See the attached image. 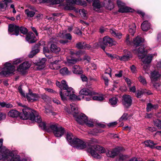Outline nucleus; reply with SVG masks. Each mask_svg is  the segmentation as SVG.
I'll use <instances>...</instances> for the list:
<instances>
[{"instance_id": "nucleus-17", "label": "nucleus", "mask_w": 161, "mask_h": 161, "mask_svg": "<svg viewBox=\"0 0 161 161\" xmlns=\"http://www.w3.org/2000/svg\"><path fill=\"white\" fill-rule=\"evenodd\" d=\"M41 45V43L39 42L34 46L32 49V50L28 55V57L30 58H33L35 55L39 52V47Z\"/></svg>"}, {"instance_id": "nucleus-22", "label": "nucleus", "mask_w": 161, "mask_h": 161, "mask_svg": "<svg viewBox=\"0 0 161 161\" xmlns=\"http://www.w3.org/2000/svg\"><path fill=\"white\" fill-rule=\"evenodd\" d=\"M26 40L29 43H33L36 42V39L34 34L30 32L27 34Z\"/></svg>"}, {"instance_id": "nucleus-28", "label": "nucleus", "mask_w": 161, "mask_h": 161, "mask_svg": "<svg viewBox=\"0 0 161 161\" xmlns=\"http://www.w3.org/2000/svg\"><path fill=\"white\" fill-rule=\"evenodd\" d=\"M133 10L130 8L125 7V6L120 8L119 9V12L123 13L125 12H132Z\"/></svg>"}, {"instance_id": "nucleus-41", "label": "nucleus", "mask_w": 161, "mask_h": 161, "mask_svg": "<svg viewBox=\"0 0 161 161\" xmlns=\"http://www.w3.org/2000/svg\"><path fill=\"white\" fill-rule=\"evenodd\" d=\"M25 14L28 17H33L35 14V12L34 11L30 10L29 9H27L25 11Z\"/></svg>"}, {"instance_id": "nucleus-55", "label": "nucleus", "mask_w": 161, "mask_h": 161, "mask_svg": "<svg viewBox=\"0 0 161 161\" xmlns=\"http://www.w3.org/2000/svg\"><path fill=\"white\" fill-rule=\"evenodd\" d=\"M117 5L119 8L125 6V4L120 0H118L117 1Z\"/></svg>"}, {"instance_id": "nucleus-43", "label": "nucleus", "mask_w": 161, "mask_h": 161, "mask_svg": "<svg viewBox=\"0 0 161 161\" xmlns=\"http://www.w3.org/2000/svg\"><path fill=\"white\" fill-rule=\"evenodd\" d=\"M128 158V156L127 155L120 154L119 155V161H124ZM116 161H117V160Z\"/></svg>"}, {"instance_id": "nucleus-57", "label": "nucleus", "mask_w": 161, "mask_h": 161, "mask_svg": "<svg viewBox=\"0 0 161 161\" xmlns=\"http://www.w3.org/2000/svg\"><path fill=\"white\" fill-rule=\"evenodd\" d=\"M7 7L6 4L5 3V2H3V0H2L0 2V7L2 8H5Z\"/></svg>"}, {"instance_id": "nucleus-33", "label": "nucleus", "mask_w": 161, "mask_h": 161, "mask_svg": "<svg viewBox=\"0 0 161 161\" xmlns=\"http://www.w3.org/2000/svg\"><path fill=\"white\" fill-rule=\"evenodd\" d=\"M59 72L60 73L63 75H69L71 74L70 71H69L68 69L66 67L61 69Z\"/></svg>"}, {"instance_id": "nucleus-51", "label": "nucleus", "mask_w": 161, "mask_h": 161, "mask_svg": "<svg viewBox=\"0 0 161 161\" xmlns=\"http://www.w3.org/2000/svg\"><path fill=\"white\" fill-rule=\"evenodd\" d=\"M59 58L58 56L53 57L52 58L53 61L51 63H58L60 61Z\"/></svg>"}, {"instance_id": "nucleus-52", "label": "nucleus", "mask_w": 161, "mask_h": 161, "mask_svg": "<svg viewBox=\"0 0 161 161\" xmlns=\"http://www.w3.org/2000/svg\"><path fill=\"white\" fill-rule=\"evenodd\" d=\"M85 51L80 50L76 52L75 53V54L77 56H80L85 54Z\"/></svg>"}, {"instance_id": "nucleus-24", "label": "nucleus", "mask_w": 161, "mask_h": 161, "mask_svg": "<svg viewBox=\"0 0 161 161\" xmlns=\"http://www.w3.org/2000/svg\"><path fill=\"white\" fill-rule=\"evenodd\" d=\"M134 51L135 53L137 54L139 58L142 56V55L145 54L147 53V51L145 50L143 46H141L140 47L137 51H136V52L135 50H134Z\"/></svg>"}, {"instance_id": "nucleus-36", "label": "nucleus", "mask_w": 161, "mask_h": 161, "mask_svg": "<svg viewBox=\"0 0 161 161\" xmlns=\"http://www.w3.org/2000/svg\"><path fill=\"white\" fill-rule=\"evenodd\" d=\"M78 61V60L77 59L72 58L69 59L67 58V64L69 66L75 64Z\"/></svg>"}, {"instance_id": "nucleus-60", "label": "nucleus", "mask_w": 161, "mask_h": 161, "mask_svg": "<svg viewBox=\"0 0 161 161\" xmlns=\"http://www.w3.org/2000/svg\"><path fill=\"white\" fill-rule=\"evenodd\" d=\"M130 69L131 72L133 73H136V70L135 66L134 65H132L130 67Z\"/></svg>"}, {"instance_id": "nucleus-56", "label": "nucleus", "mask_w": 161, "mask_h": 161, "mask_svg": "<svg viewBox=\"0 0 161 161\" xmlns=\"http://www.w3.org/2000/svg\"><path fill=\"white\" fill-rule=\"evenodd\" d=\"M7 7L6 4L5 3V2H3V0H2L0 2V7L2 8H5Z\"/></svg>"}, {"instance_id": "nucleus-62", "label": "nucleus", "mask_w": 161, "mask_h": 161, "mask_svg": "<svg viewBox=\"0 0 161 161\" xmlns=\"http://www.w3.org/2000/svg\"><path fill=\"white\" fill-rule=\"evenodd\" d=\"M23 60L21 58L17 59L13 62V64H17L21 62Z\"/></svg>"}, {"instance_id": "nucleus-3", "label": "nucleus", "mask_w": 161, "mask_h": 161, "mask_svg": "<svg viewBox=\"0 0 161 161\" xmlns=\"http://www.w3.org/2000/svg\"><path fill=\"white\" fill-rule=\"evenodd\" d=\"M66 139L71 144L75 146V147L78 149H82L85 148L86 147V143L80 139L75 138L73 136L72 133L68 132L66 134Z\"/></svg>"}, {"instance_id": "nucleus-23", "label": "nucleus", "mask_w": 161, "mask_h": 161, "mask_svg": "<svg viewBox=\"0 0 161 161\" xmlns=\"http://www.w3.org/2000/svg\"><path fill=\"white\" fill-rule=\"evenodd\" d=\"M46 61V59L45 58H42L39 62L38 63L36 68L38 70H40L42 69L45 67V63Z\"/></svg>"}, {"instance_id": "nucleus-38", "label": "nucleus", "mask_w": 161, "mask_h": 161, "mask_svg": "<svg viewBox=\"0 0 161 161\" xmlns=\"http://www.w3.org/2000/svg\"><path fill=\"white\" fill-rule=\"evenodd\" d=\"M0 106L2 108L6 107L7 108H12L13 106L11 103H7L5 102H0Z\"/></svg>"}, {"instance_id": "nucleus-58", "label": "nucleus", "mask_w": 161, "mask_h": 161, "mask_svg": "<svg viewBox=\"0 0 161 161\" xmlns=\"http://www.w3.org/2000/svg\"><path fill=\"white\" fill-rule=\"evenodd\" d=\"M103 79L105 82V84L106 86H108V85L109 80L108 78L105 76L103 75L102 76Z\"/></svg>"}, {"instance_id": "nucleus-11", "label": "nucleus", "mask_w": 161, "mask_h": 161, "mask_svg": "<svg viewBox=\"0 0 161 161\" xmlns=\"http://www.w3.org/2000/svg\"><path fill=\"white\" fill-rule=\"evenodd\" d=\"M67 6L68 7V9L72 10L74 7L71 6L74 4L83 5L86 4L84 1L82 2L80 0H66Z\"/></svg>"}, {"instance_id": "nucleus-45", "label": "nucleus", "mask_w": 161, "mask_h": 161, "mask_svg": "<svg viewBox=\"0 0 161 161\" xmlns=\"http://www.w3.org/2000/svg\"><path fill=\"white\" fill-rule=\"evenodd\" d=\"M92 99L93 100H94L102 101L103 100L104 98L103 96H97L93 97H92Z\"/></svg>"}, {"instance_id": "nucleus-49", "label": "nucleus", "mask_w": 161, "mask_h": 161, "mask_svg": "<svg viewBox=\"0 0 161 161\" xmlns=\"http://www.w3.org/2000/svg\"><path fill=\"white\" fill-rule=\"evenodd\" d=\"M152 83L153 84L154 87L157 90H158V87L160 85V83L158 80L157 81H155L154 82H152Z\"/></svg>"}, {"instance_id": "nucleus-30", "label": "nucleus", "mask_w": 161, "mask_h": 161, "mask_svg": "<svg viewBox=\"0 0 161 161\" xmlns=\"http://www.w3.org/2000/svg\"><path fill=\"white\" fill-rule=\"evenodd\" d=\"M145 145L147 147L152 148L155 147V146L157 144L156 143H154L153 141L150 140H147L144 142Z\"/></svg>"}, {"instance_id": "nucleus-12", "label": "nucleus", "mask_w": 161, "mask_h": 161, "mask_svg": "<svg viewBox=\"0 0 161 161\" xmlns=\"http://www.w3.org/2000/svg\"><path fill=\"white\" fill-rule=\"evenodd\" d=\"M132 99L129 95H125L122 97V104L124 107L127 108L131 105Z\"/></svg>"}, {"instance_id": "nucleus-7", "label": "nucleus", "mask_w": 161, "mask_h": 161, "mask_svg": "<svg viewBox=\"0 0 161 161\" xmlns=\"http://www.w3.org/2000/svg\"><path fill=\"white\" fill-rule=\"evenodd\" d=\"M56 84L61 89L59 94L61 99L64 101H65L66 98L63 95V94L64 93L69 87L66 84V81L64 80H62L61 81V83L58 81H56Z\"/></svg>"}, {"instance_id": "nucleus-18", "label": "nucleus", "mask_w": 161, "mask_h": 161, "mask_svg": "<svg viewBox=\"0 0 161 161\" xmlns=\"http://www.w3.org/2000/svg\"><path fill=\"white\" fill-rule=\"evenodd\" d=\"M161 76V75L158 72L155 70L151 73L150 78L152 82H154L159 80Z\"/></svg>"}, {"instance_id": "nucleus-20", "label": "nucleus", "mask_w": 161, "mask_h": 161, "mask_svg": "<svg viewBox=\"0 0 161 161\" xmlns=\"http://www.w3.org/2000/svg\"><path fill=\"white\" fill-rule=\"evenodd\" d=\"M153 55V54H148V55H142L139 58L142 59L143 63L150 64L152 59Z\"/></svg>"}, {"instance_id": "nucleus-50", "label": "nucleus", "mask_w": 161, "mask_h": 161, "mask_svg": "<svg viewBox=\"0 0 161 161\" xmlns=\"http://www.w3.org/2000/svg\"><path fill=\"white\" fill-rule=\"evenodd\" d=\"M70 106L72 111H73L74 113L75 114H77L78 113V108L77 107L74 106L73 104H70Z\"/></svg>"}, {"instance_id": "nucleus-13", "label": "nucleus", "mask_w": 161, "mask_h": 161, "mask_svg": "<svg viewBox=\"0 0 161 161\" xmlns=\"http://www.w3.org/2000/svg\"><path fill=\"white\" fill-rule=\"evenodd\" d=\"M8 31L11 35L17 36L19 33V27L14 25L10 24L8 25Z\"/></svg>"}, {"instance_id": "nucleus-47", "label": "nucleus", "mask_w": 161, "mask_h": 161, "mask_svg": "<svg viewBox=\"0 0 161 161\" xmlns=\"http://www.w3.org/2000/svg\"><path fill=\"white\" fill-rule=\"evenodd\" d=\"M19 31L21 33L24 35L26 34L28 32L27 28L22 26L19 28Z\"/></svg>"}, {"instance_id": "nucleus-15", "label": "nucleus", "mask_w": 161, "mask_h": 161, "mask_svg": "<svg viewBox=\"0 0 161 161\" xmlns=\"http://www.w3.org/2000/svg\"><path fill=\"white\" fill-rule=\"evenodd\" d=\"M26 97L27 100L30 102H33L38 100L40 98L39 95L37 94L31 92L26 94Z\"/></svg>"}, {"instance_id": "nucleus-4", "label": "nucleus", "mask_w": 161, "mask_h": 161, "mask_svg": "<svg viewBox=\"0 0 161 161\" xmlns=\"http://www.w3.org/2000/svg\"><path fill=\"white\" fill-rule=\"evenodd\" d=\"M88 151L91 154L94 158L97 159H100L102 157L101 155L99 154L105 153L106 154L107 150L102 147L99 145H93L88 149Z\"/></svg>"}, {"instance_id": "nucleus-59", "label": "nucleus", "mask_w": 161, "mask_h": 161, "mask_svg": "<svg viewBox=\"0 0 161 161\" xmlns=\"http://www.w3.org/2000/svg\"><path fill=\"white\" fill-rule=\"evenodd\" d=\"M64 38L70 40L72 39V36L70 34L67 33L65 35Z\"/></svg>"}, {"instance_id": "nucleus-5", "label": "nucleus", "mask_w": 161, "mask_h": 161, "mask_svg": "<svg viewBox=\"0 0 161 161\" xmlns=\"http://www.w3.org/2000/svg\"><path fill=\"white\" fill-rule=\"evenodd\" d=\"M76 120L80 124L83 125L85 124L87 125L90 127L93 126V125L92 121L89 120L87 117L83 114H81L78 115H74Z\"/></svg>"}, {"instance_id": "nucleus-44", "label": "nucleus", "mask_w": 161, "mask_h": 161, "mask_svg": "<svg viewBox=\"0 0 161 161\" xmlns=\"http://www.w3.org/2000/svg\"><path fill=\"white\" fill-rule=\"evenodd\" d=\"M138 79L139 81L141 82L142 84L145 85H146L147 82L145 79L141 75H140L138 77Z\"/></svg>"}, {"instance_id": "nucleus-26", "label": "nucleus", "mask_w": 161, "mask_h": 161, "mask_svg": "<svg viewBox=\"0 0 161 161\" xmlns=\"http://www.w3.org/2000/svg\"><path fill=\"white\" fill-rule=\"evenodd\" d=\"M109 31L113 36L118 38L119 39L121 38L122 34L120 32L116 31V30L111 29Z\"/></svg>"}, {"instance_id": "nucleus-63", "label": "nucleus", "mask_w": 161, "mask_h": 161, "mask_svg": "<svg viewBox=\"0 0 161 161\" xmlns=\"http://www.w3.org/2000/svg\"><path fill=\"white\" fill-rule=\"evenodd\" d=\"M80 78L83 81L86 82L87 80V77L83 75H80Z\"/></svg>"}, {"instance_id": "nucleus-35", "label": "nucleus", "mask_w": 161, "mask_h": 161, "mask_svg": "<svg viewBox=\"0 0 161 161\" xmlns=\"http://www.w3.org/2000/svg\"><path fill=\"white\" fill-rule=\"evenodd\" d=\"M49 67L52 69L58 70L60 68L61 66L58 65V63H51Z\"/></svg>"}, {"instance_id": "nucleus-42", "label": "nucleus", "mask_w": 161, "mask_h": 161, "mask_svg": "<svg viewBox=\"0 0 161 161\" xmlns=\"http://www.w3.org/2000/svg\"><path fill=\"white\" fill-rule=\"evenodd\" d=\"M136 31V25L135 24H133L132 26H130V28L129 29V32L133 36L134 35Z\"/></svg>"}, {"instance_id": "nucleus-6", "label": "nucleus", "mask_w": 161, "mask_h": 161, "mask_svg": "<svg viewBox=\"0 0 161 161\" xmlns=\"http://www.w3.org/2000/svg\"><path fill=\"white\" fill-rule=\"evenodd\" d=\"M3 158L4 160L7 161H26L25 160H20L19 157L14 155L13 153L10 152L9 150H6L5 153L3 154Z\"/></svg>"}, {"instance_id": "nucleus-39", "label": "nucleus", "mask_w": 161, "mask_h": 161, "mask_svg": "<svg viewBox=\"0 0 161 161\" xmlns=\"http://www.w3.org/2000/svg\"><path fill=\"white\" fill-rule=\"evenodd\" d=\"M93 6L95 9L96 8H100L101 7V6L99 0H94L93 3Z\"/></svg>"}, {"instance_id": "nucleus-16", "label": "nucleus", "mask_w": 161, "mask_h": 161, "mask_svg": "<svg viewBox=\"0 0 161 161\" xmlns=\"http://www.w3.org/2000/svg\"><path fill=\"white\" fill-rule=\"evenodd\" d=\"M31 66V64L29 62L26 61L20 64L17 68L18 71L20 72L21 73L24 74L25 72V70L28 69Z\"/></svg>"}, {"instance_id": "nucleus-1", "label": "nucleus", "mask_w": 161, "mask_h": 161, "mask_svg": "<svg viewBox=\"0 0 161 161\" xmlns=\"http://www.w3.org/2000/svg\"><path fill=\"white\" fill-rule=\"evenodd\" d=\"M8 115L12 118H17L19 116L23 119H30L35 120L37 122L41 121L40 117L38 116V114L35 110L27 108L22 110V113H20L18 111L12 109L9 111L8 113Z\"/></svg>"}, {"instance_id": "nucleus-31", "label": "nucleus", "mask_w": 161, "mask_h": 161, "mask_svg": "<svg viewBox=\"0 0 161 161\" xmlns=\"http://www.w3.org/2000/svg\"><path fill=\"white\" fill-rule=\"evenodd\" d=\"M51 50L53 53H57L60 51V48L56 45L54 44H52L50 47Z\"/></svg>"}, {"instance_id": "nucleus-10", "label": "nucleus", "mask_w": 161, "mask_h": 161, "mask_svg": "<svg viewBox=\"0 0 161 161\" xmlns=\"http://www.w3.org/2000/svg\"><path fill=\"white\" fill-rule=\"evenodd\" d=\"M63 95L66 98V96H69L70 99L72 100H80L81 99L80 96H77L74 94L73 89L71 87H69ZM66 100V99L65 100Z\"/></svg>"}, {"instance_id": "nucleus-34", "label": "nucleus", "mask_w": 161, "mask_h": 161, "mask_svg": "<svg viewBox=\"0 0 161 161\" xmlns=\"http://www.w3.org/2000/svg\"><path fill=\"white\" fill-rule=\"evenodd\" d=\"M73 71L75 74H82V71L80 67L77 65H75L73 68Z\"/></svg>"}, {"instance_id": "nucleus-25", "label": "nucleus", "mask_w": 161, "mask_h": 161, "mask_svg": "<svg viewBox=\"0 0 161 161\" xmlns=\"http://www.w3.org/2000/svg\"><path fill=\"white\" fill-rule=\"evenodd\" d=\"M142 30L144 31H147L150 28V24L147 21H145L141 25Z\"/></svg>"}, {"instance_id": "nucleus-37", "label": "nucleus", "mask_w": 161, "mask_h": 161, "mask_svg": "<svg viewBox=\"0 0 161 161\" xmlns=\"http://www.w3.org/2000/svg\"><path fill=\"white\" fill-rule=\"evenodd\" d=\"M79 12L81 16L84 19L87 18V12L84 9H80L79 11Z\"/></svg>"}, {"instance_id": "nucleus-9", "label": "nucleus", "mask_w": 161, "mask_h": 161, "mask_svg": "<svg viewBox=\"0 0 161 161\" xmlns=\"http://www.w3.org/2000/svg\"><path fill=\"white\" fill-rule=\"evenodd\" d=\"M3 70L0 73L4 76L13 74L15 70V67L11 64L6 63Z\"/></svg>"}, {"instance_id": "nucleus-27", "label": "nucleus", "mask_w": 161, "mask_h": 161, "mask_svg": "<svg viewBox=\"0 0 161 161\" xmlns=\"http://www.w3.org/2000/svg\"><path fill=\"white\" fill-rule=\"evenodd\" d=\"M143 41V39L140 36H138L134 39L133 43L135 46L137 47L140 45V44Z\"/></svg>"}, {"instance_id": "nucleus-32", "label": "nucleus", "mask_w": 161, "mask_h": 161, "mask_svg": "<svg viewBox=\"0 0 161 161\" xmlns=\"http://www.w3.org/2000/svg\"><path fill=\"white\" fill-rule=\"evenodd\" d=\"M158 108V105L157 104H152L151 103H148L147 105V112L151 111L152 109H156Z\"/></svg>"}, {"instance_id": "nucleus-19", "label": "nucleus", "mask_w": 161, "mask_h": 161, "mask_svg": "<svg viewBox=\"0 0 161 161\" xmlns=\"http://www.w3.org/2000/svg\"><path fill=\"white\" fill-rule=\"evenodd\" d=\"M80 97L81 98H84L83 95L85 96H92L93 93L90 90L87 88H84L81 89L80 91Z\"/></svg>"}, {"instance_id": "nucleus-54", "label": "nucleus", "mask_w": 161, "mask_h": 161, "mask_svg": "<svg viewBox=\"0 0 161 161\" xmlns=\"http://www.w3.org/2000/svg\"><path fill=\"white\" fill-rule=\"evenodd\" d=\"M145 92L144 91H138L136 93V96L138 98H141Z\"/></svg>"}, {"instance_id": "nucleus-40", "label": "nucleus", "mask_w": 161, "mask_h": 161, "mask_svg": "<svg viewBox=\"0 0 161 161\" xmlns=\"http://www.w3.org/2000/svg\"><path fill=\"white\" fill-rule=\"evenodd\" d=\"M118 101V99L116 97H113L109 99V103L110 104L114 106L117 103Z\"/></svg>"}, {"instance_id": "nucleus-8", "label": "nucleus", "mask_w": 161, "mask_h": 161, "mask_svg": "<svg viewBox=\"0 0 161 161\" xmlns=\"http://www.w3.org/2000/svg\"><path fill=\"white\" fill-rule=\"evenodd\" d=\"M117 44V42L114 40L112 38L108 36H104L103 39V41L100 43V45L101 48L103 50L105 48V46L108 45L112 46L115 45Z\"/></svg>"}, {"instance_id": "nucleus-53", "label": "nucleus", "mask_w": 161, "mask_h": 161, "mask_svg": "<svg viewBox=\"0 0 161 161\" xmlns=\"http://www.w3.org/2000/svg\"><path fill=\"white\" fill-rule=\"evenodd\" d=\"M33 1V0H31ZM35 2H37L39 3H50L53 0H34Z\"/></svg>"}, {"instance_id": "nucleus-61", "label": "nucleus", "mask_w": 161, "mask_h": 161, "mask_svg": "<svg viewBox=\"0 0 161 161\" xmlns=\"http://www.w3.org/2000/svg\"><path fill=\"white\" fill-rule=\"evenodd\" d=\"M63 2V0H53L51 2L54 4H59L61 2Z\"/></svg>"}, {"instance_id": "nucleus-64", "label": "nucleus", "mask_w": 161, "mask_h": 161, "mask_svg": "<svg viewBox=\"0 0 161 161\" xmlns=\"http://www.w3.org/2000/svg\"><path fill=\"white\" fill-rule=\"evenodd\" d=\"M6 118V114L2 113H0V121Z\"/></svg>"}, {"instance_id": "nucleus-14", "label": "nucleus", "mask_w": 161, "mask_h": 161, "mask_svg": "<svg viewBox=\"0 0 161 161\" xmlns=\"http://www.w3.org/2000/svg\"><path fill=\"white\" fill-rule=\"evenodd\" d=\"M120 150L119 147H116L110 150L107 149L106 155L108 157L114 158L118 154Z\"/></svg>"}, {"instance_id": "nucleus-2", "label": "nucleus", "mask_w": 161, "mask_h": 161, "mask_svg": "<svg viewBox=\"0 0 161 161\" xmlns=\"http://www.w3.org/2000/svg\"><path fill=\"white\" fill-rule=\"evenodd\" d=\"M36 112L38 114V116L40 117L41 121L39 122H37L35 120H31L38 123H40L39 124V126L42 129L48 132H49L51 130L52 131L54 136L57 137H59L62 136L65 132L64 128L62 126L58 125L57 124L51 125H50L49 127L47 126L45 122H41L42 119L41 117L39 115L38 113L37 112Z\"/></svg>"}, {"instance_id": "nucleus-48", "label": "nucleus", "mask_w": 161, "mask_h": 161, "mask_svg": "<svg viewBox=\"0 0 161 161\" xmlns=\"http://www.w3.org/2000/svg\"><path fill=\"white\" fill-rule=\"evenodd\" d=\"M128 114L126 113H124L122 116L119 118V121H121L123 120H126L128 118Z\"/></svg>"}, {"instance_id": "nucleus-29", "label": "nucleus", "mask_w": 161, "mask_h": 161, "mask_svg": "<svg viewBox=\"0 0 161 161\" xmlns=\"http://www.w3.org/2000/svg\"><path fill=\"white\" fill-rule=\"evenodd\" d=\"M131 57V54L130 53H129L127 54L119 57V59L121 61H125L128 60Z\"/></svg>"}, {"instance_id": "nucleus-46", "label": "nucleus", "mask_w": 161, "mask_h": 161, "mask_svg": "<svg viewBox=\"0 0 161 161\" xmlns=\"http://www.w3.org/2000/svg\"><path fill=\"white\" fill-rule=\"evenodd\" d=\"M154 124L158 129H161V121L159 119H156L154 122Z\"/></svg>"}, {"instance_id": "nucleus-21", "label": "nucleus", "mask_w": 161, "mask_h": 161, "mask_svg": "<svg viewBox=\"0 0 161 161\" xmlns=\"http://www.w3.org/2000/svg\"><path fill=\"white\" fill-rule=\"evenodd\" d=\"M75 47L80 49H89L91 47V46L89 44H86L83 42H80L76 44Z\"/></svg>"}]
</instances>
